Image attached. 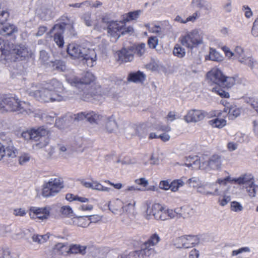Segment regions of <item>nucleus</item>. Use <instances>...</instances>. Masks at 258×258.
Returning a JSON list of instances; mask_svg holds the SVG:
<instances>
[{"mask_svg": "<svg viewBox=\"0 0 258 258\" xmlns=\"http://www.w3.org/2000/svg\"><path fill=\"white\" fill-rule=\"evenodd\" d=\"M225 173L227 174L225 176V179H228V180H226L227 184L228 182H233L239 185H242L243 187H244L254 180L253 175L250 173L242 174L236 178L231 177L229 173L227 172H225Z\"/></svg>", "mask_w": 258, "mask_h": 258, "instance_id": "ddd939ff", "label": "nucleus"}, {"mask_svg": "<svg viewBox=\"0 0 258 258\" xmlns=\"http://www.w3.org/2000/svg\"><path fill=\"white\" fill-rule=\"evenodd\" d=\"M163 209V206L159 204H154L148 206L146 210L145 217L148 220H159L161 210Z\"/></svg>", "mask_w": 258, "mask_h": 258, "instance_id": "6ab92c4d", "label": "nucleus"}, {"mask_svg": "<svg viewBox=\"0 0 258 258\" xmlns=\"http://www.w3.org/2000/svg\"><path fill=\"white\" fill-rule=\"evenodd\" d=\"M19 99L16 96L3 95L0 97V108L2 111H17Z\"/></svg>", "mask_w": 258, "mask_h": 258, "instance_id": "9d476101", "label": "nucleus"}, {"mask_svg": "<svg viewBox=\"0 0 258 258\" xmlns=\"http://www.w3.org/2000/svg\"><path fill=\"white\" fill-rule=\"evenodd\" d=\"M63 187V182L60 178H51L44 184L42 195L44 197L55 196Z\"/></svg>", "mask_w": 258, "mask_h": 258, "instance_id": "39448f33", "label": "nucleus"}, {"mask_svg": "<svg viewBox=\"0 0 258 258\" xmlns=\"http://www.w3.org/2000/svg\"><path fill=\"white\" fill-rule=\"evenodd\" d=\"M4 152V156H7L12 158L16 157L18 153L17 150L11 145H9L7 147L5 146Z\"/></svg>", "mask_w": 258, "mask_h": 258, "instance_id": "c03bdc74", "label": "nucleus"}, {"mask_svg": "<svg viewBox=\"0 0 258 258\" xmlns=\"http://www.w3.org/2000/svg\"><path fill=\"white\" fill-rule=\"evenodd\" d=\"M103 121L102 130L108 134L115 133L118 129V125L114 115L105 116Z\"/></svg>", "mask_w": 258, "mask_h": 258, "instance_id": "f3484780", "label": "nucleus"}, {"mask_svg": "<svg viewBox=\"0 0 258 258\" xmlns=\"http://www.w3.org/2000/svg\"><path fill=\"white\" fill-rule=\"evenodd\" d=\"M161 238L157 233L152 234L148 240L144 242L141 246V249L138 250L141 252L142 256L143 255L150 256L155 253L154 247L156 246L160 241Z\"/></svg>", "mask_w": 258, "mask_h": 258, "instance_id": "0eeeda50", "label": "nucleus"}, {"mask_svg": "<svg viewBox=\"0 0 258 258\" xmlns=\"http://www.w3.org/2000/svg\"><path fill=\"white\" fill-rule=\"evenodd\" d=\"M32 141L37 143L34 145L36 149H41L45 147L48 144L47 135L48 131L43 127L37 128H32Z\"/></svg>", "mask_w": 258, "mask_h": 258, "instance_id": "6e6552de", "label": "nucleus"}, {"mask_svg": "<svg viewBox=\"0 0 258 258\" xmlns=\"http://www.w3.org/2000/svg\"><path fill=\"white\" fill-rule=\"evenodd\" d=\"M95 79L94 75L90 72L86 73L80 80H78L74 74L67 75L66 80L72 86L81 88L83 86L87 85L92 83Z\"/></svg>", "mask_w": 258, "mask_h": 258, "instance_id": "1a4fd4ad", "label": "nucleus"}, {"mask_svg": "<svg viewBox=\"0 0 258 258\" xmlns=\"http://www.w3.org/2000/svg\"><path fill=\"white\" fill-rule=\"evenodd\" d=\"M18 112L20 113L26 112V113H30L32 111V108L30 104L26 102L20 101L19 102Z\"/></svg>", "mask_w": 258, "mask_h": 258, "instance_id": "a19ab883", "label": "nucleus"}, {"mask_svg": "<svg viewBox=\"0 0 258 258\" xmlns=\"http://www.w3.org/2000/svg\"><path fill=\"white\" fill-rule=\"evenodd\" d=\"M58 149L60 156L64 158L69 157L71 153V149L70 147L63 144H59L58 145Z\"/></svg>", "mask_w": 258, "mask_h": 258, "instance_id": "79ce46f5", "label": "nucleus"}, {"mask_svg": "<svg viewBox=\"0 0 258 258\" xmlns=\"http://www.w3.org/2000/svg\"><path fill=\"white\" fill-rule=\"evenodd\" d=\"M209 58L211 60L217 62L222 61L224 59L223 55L219 52L213 48H210Z\"/></svg>", "mask_w": 258, "mask_h": 258, "instance_id": "72a5a7b5", "label": "nucleus"}, {"mask_svg": "<svg viewBox=\"0 0 258 258\" xmlns=\"http://www.w3.org/2000/svg\"><path fill=\"white\" fill-rule=\"evenodd\" d=\"M14 53L18 55V58L20 59L28 58L32 55V52L24 45L17 46L14 49Z\"/></svg>", "mask_w": 258, "mask_h": 258, "instance_id": "bb28decb", "label": "nucleus"}, {"mask_svg": "<svg viewBox=\"0 0 258 258\" xmlns=\"http://www.w3.org/2000/svg\"><path fill=\"white\" fill-rule=\"evenodd\" d=\"M235 83V80L233 77H227L224 75L220 84L223 85L227 88H231Z\"/></svg>", "mask_w": 258, "mask_h": 258, "instance_id": "09e8293b", "label": "nucleus"}, {"mask_svg": "<svg viewBox=\"0 0 258 258\" xmlns=\"http://www.w3.org/2000/svg\"><path fill=\"white\" fill-rule=\"evenodd\" d=\"M145 27L150 32L156 33L159 36H162L164 33L163 25L161 23L154 22L148 23L145 25Z\"/></svg>", "mask_w": 258, "mask_h": 258, "instance_id": "b1692460", "label": "nucleus"}, {"mask_svg": "<svg viewBox=\"0 0 258 258\" xmlns=\"http://www.w3.org/2000/svg\"><path fill=\"white\" fill-rule=\"evenodd\" d=\"M141 252L139 251H135L130 252L128 254H122L118 256L117 258H141Z\"/></svg>", "mask_w": 258, "mask_h": 258, "instance_id": "0e129e2a", "label": "nucleus"}, {"mask_svg": "<svg viewBox=\"0 0 258 258\" xmlns=\"http://www.w3.org/2000/svg\"><path fill=\"white\" fill-rule=\"evenodd\" d=\"M238 61L242 64L249 67L251 69H253L258 67V63L250 56L245 55Z\"/></svg>", "mask_w": 258, "mask_h": 258, "instance_id": "7c9ffc66", "label": "nucleus"}, {"mask_svg": "<svg viewBox=\"0 0 258 258\" xmlns=\"http://www.w3.org/2000/svg\"><path fill=\"white\" fill-rule=\"evenodd\" d=\"M228 179L224 177H218L215 182L203 183L201 186L199 187L198 193L207 197L219 196L222 194V186L227 185Z\"/></svg>", "mask_w": 258, "mask_h": 258, "instance_id": "7ed1b4c3", "label": "nucleus"}, {"mask_svg": "<svg viewBox=\"0 0 258 258\" xmlns=\"http://www.w3.org/2000/svg\"><path fill=\"white\" fill-rule=\"evenodd\" d=\"M135 182L141 187L139 188L142 189V190H138L139 191H145L146 190V187L148 185V181L145 178H140L137 179L135 180Z\"/></svg>", "mask_w": 258, "mask_h": 258, "instance_id": "6e6d98bb", "label": "nucleus"}, {"mask_svg": "<svg viewBox=\"0 0 258 258\" xmlns=\"http://www.w3.org/2000/svg\"><path fill=\"white\" fill-rule=\"evenodd\" d=\"M60 212L67 217H71L73 215V211L69 206H63L60 209Z\"/></svg>", "mask_w": 258, "mask_h": 258, "instance_id": "69168bd1", "label": "nucleus"}, {"mask_svg": "<svg viewBox=\"0 0 258 258\" xmlns=\"http://www.w3.org/2000/svg\"><path fill=\"white\" fill-rule=\"evenodd\" d=\"M145 46H146L144 43H141L137 45L135 47H134L135 52H136L139 56H142L146 51Z\"/></svg>", "mask_w": 258, "mask_h": 258, "instance_id": "774afa93", "label": "nucleus"}, {"mask_svg": "<svg viewBox=\"0 0 258 258\" xmlns=\"http://www.w3.org/2000/svg\"><path fill=\"white\" fill-rule=\"evenodd\" d=\"M86 246L79 244L70 245V253H81L84 254L85 253Z\"/></svg>", "mask_w": 258, "mask_h": 258, "instance_id": "49530a36", "label": "nucleus"}, {"mask_svg": "<svg viewBox=\"0 0 258 258\" xmlns=\"http://www.w3.org/2000/svg\"><path fill=\"white\" fill-rule=\"evenodd\" d=\"M244 100L254 109L258 115V99L254 97H245Z\"/></svg>", "mask_w": 258, "mask_h": 258, "instance_id": "a18cd8bd", "label": "nucleus"}, {"mask_svg": "<svg viewBox=\"0 0 258 258\" xmlns=\"http://www.w3.org/2000/svg\"><path fill=\"white\" fill-rule=\"evenodd\" d=\"M142 11L140 10L136 11L127 13L125 18V20L129 21L131 20H136L140 16Z\"/></svg>", "mask_w": 258, "mask_h": 258, "instance_id": "052dcab7", "label": "nucleus"}, {"mask_svg": "<svg viewBox=\"0 0 258 258\" xmlns=\"http://www.w3.org/2000/svg\"><path fill=\"white\" fill-rule=\"evenodd\" d=\"M227 190L223 191L222 190V194L220 195L222 196V197H220L218 200L219 205L223 207L226 205L231 200L230 196L227 194Z\"/></svg>", "mask_w": 258, "mask_h": 258, "instance_id": "de8ad7c7", "label": "nucleus"}, {"mask_svg": "<svg viewBox=\"0 0 258 258\" xmlns=\"http://www.w3.org/2000/svg\"><path fill=\"white\" fill-rule=\"evenodd\" d=\"M63 90L61 83L55 79L44 84L32 83L27 88V92L30 96L45 102L62 101Z\"/></svg>", "mask_w": 258, "mask_h": 258, "instance_id": "f257e3e1", "label": "nucleus"}, {"mask_svg": "<svg viewBox=\"0 0 258 258\" xmlns=\"http://www.w3.org/2000/svg\"><path fill=\"white\" fill-rule=\"evenodd\" d=\"M108 36L112 42H115L120 36L121 31L124 27L123 21H110L107 23Z\"/></svg>", "mask_w": 258, "mask_h": 258, "instance_id": "9b49d317", "label": "nucleus"}, {"mask_svg": "<svg viewBox=\"0 0 258 258\" xmlns=\"http://www.w3.org/2000/svg\"><path fill=\"white\" fill-rule=\"evenodd\" d=\"M51 209L49 206H31L29 208V215L32 220L39 222L44 221L49 217Z\"/></svg>", "mask_w": 258, "mask_h": 258, "instance_id": "423d86ee", "label": "nucleus"}, {"mask_svg": "<svg viewBox=\"0 0 258 258\" xmlns=\"http://www.w3.org/2000/svg\"><path fill=\"white\" fill-rule=\"evenodd\" d=\"M66 199L69 202L79 201L82 203H86L89 202L88 198L72 194H67L66 196Z\"/></svg>", "mask_w": 258, "mask_h": 258, "instance_id": "c9c22d12", "label": "nucleus"}, {"mask_svg": "<svg viewBox=\"0 0 258 258\" xmlns=\"http://www.w3.org/2000/svg\"><path fill=\"white\" fill-rule=\"evenodd\" d=\"M135 205L136 202L134 201L123 203V206L122 207V212H130L134 209Z\"/></svg>", "mask_w": 258, "mask_h": 258, "instance_id": "13d9d810", "label": "nucleus"}, {"mask_svg": "<svg viewBox=\"0 0 258 258\" xmlns=\"http://www.w3.org/2000/svg\"><path fill=\"white\" fill-rule=\"evenodd\" d=\"M17 31L15 26L9 23H0V34L6 36L10 35Z\"/></svg>", "mask_w": 258, "mask_h": 258, "instance_id": "cd10ccee", "label": "nucleus"}, {"mask_svg": "<svg viewBox=\"0 0 258 258\" xmlns=\"http://www.w3.org/2000/svg\"><path fill=\"white\" fill-rule=\"evenodd\" d=\"M81 183L86 188L99 191L110 192L112 190L110 187L104 186L98 181L95 180H92L91 181L83 180Z\"/></svg>", "mask_w": 258, "mask_h": 258, "instance_id": "aec40b11", "label": "nucleus"}, {"mask_svg": "<svg viewBox=\"0 0 258 258\" xmlns=\"http://www.w3.org/2000/svg\"><path fill=\"white\" fill-rule=\"evenodd\" d=\"M224 76V73L219 68L214 67L207 72L206 78L208 83L211 85H220Z\"/></svg>", "mask_w": 258, "mask_h": 258, "instance_id": "4468645a", "label": "nucleus"}, {"mask_svg": "<svg viewBox=\"0 0 258 258\" xmlns=\"http://www.w3.org/2000/svg\"><path fill=\"white\" fill-rule=\"evenodd\" d=\"M37 14L43 20H47L51 18V11L45 8H42L38 10Z\"/></svg>", "mask_w": 258, "mask_h": 258, "instance_id": "37998d69", "label": "nucleus"}, {"mask_svg": "<svg viewBox=\"0 0 258 258\" xmlns=\"http://www.w3.org/2000/svg\"><path fill=\"white\" fill-rule=\"evenodd\" d=\"M234 57H236L237 60L245 55L244 53V49L240 46H236L234 49Z\"/></svg>", "mask_w": 258, "mask_h": 258, "instance_id": "5fc2aeb1", "label": "nucleus"}, {"mask_svg": "<svg viewBox=\"0 0 258 258\" xmlns=\"http://www.w3.org/2000/svg\"><path fill=\"white\" fill-rule=\"evenodd\" d=\"M70 245L64 243H58L55 245V250L59 254L66 255L70 253Z\"/></svg>", "mask_w": 258, "mask_h": 258, "instance_id": "f704fd0d", "label": "nucleus"}, {"mask_svg": "<svg viewBox=\"0 0 258 258\" xmlns=\"http://www.w3.org/2000/svg\"><path fill=\"white\" fill-rule=\"evenodd\" d=\"M49 66L52 71L63 72L66 69L64 62L60 60H56L54 61H50Z\"/></svg>", "mask_w": 258, "mask_h": 258, "instance_id": "473e14b6", "label": "nucleus"}, {"mask_svg": "<svg viewBox=\"0 0 258 258\" xmlns=\"http://www.w3.org/2000/svg\"><path fill=\"white\" fill-rule=\"evenodd\" d=\"M222 159L221 156L218 154H214L208 159L206 156L204 159V170H220L222 168Z\"/></svg>", "mask_w": 258, "mask_h": 258, "instance_id": "f8f14e48", "label": "nucleus"}, {"mask_svg": "<svg viewBox=\"0 0 258 258\" xmlns=\"http://www.w3.org/2000/svg\"><path fill=\"white\" fill-rule=\"evenodd\" d=\"M221 49L224 52L225 56L228 59H231L234 57V52H233L229 47L223 45L221 47Z\"/></svg>", "mask_w": 258, "mask_h": 258, "instance_id": "e2e57ef3", "label": "nucleus"}, {"mask_svg": "<svg viewBox=\"0 0 258 258\" xmlns=\"http://www.w3.org/2000/svg\"><path fill=\"white\" fill-rule=\"evenodd\" d=\"M67 52L73 59H80L90 67L95 65L97 54L94 48H88L75 44H70L67 48Z\"/></svg>", "mask_w": 258, "mask_h": 258, "instance_id": "f03ea898", "label": "nucleus"}, {"mask_svg": "<svg viewBox=\"0 0 258 258\" xmlns=\"http://www.w3.org/2000/svg\"><path fill=\"white\" fill-rule=\"evenodd\" d=\"M123 202L119 199H116L112 203L108 204L109 210L114 214H121L122 212Z\"/></svg>", "mask_w": 258, "mask_h": 258, "instance_id": "c85d7f7f", "label": "nucleus"}, {"mask_svg": "<svg viewBox=\"0 0 258 258\" xmlns=\"http://www.w3.org/2000/svg\"><path fill=\"white\" fill-rule=\"evenodd\" d=\"M230 210L234 212H240L243 211L242 205L237 201H233L230 203Z\"/></svg>", "mask_w": 258, "mask_h": 258, "instance_id": "4d7b16f0", "label": "nucleus"}, {"mask_svg": "<svg viewBox=\"0 0 258 258\" xmlns=\"http://www.w3.org/2000/svg\"><path fill=\"white\" fill-rule=\"evenodd\" d=\"M206 156H188L186 158L185 166L193 169H200L204 170V159Z\"/></svg>", "mask_w": 258, "mask_h": 258, "instance_id": "2eb2a0df", "label": "nucleus"}, {"mask_svg": "<svg viewBox=\"0 0 258 258\" xmlns=\"http://www.w3.org/2000/svg\"><path fill=\"white\" fill-rule=\"evenodd\" d=\"M216 86L212 87L210 90L211 91L219 95L222 98H228L230 96L228 92H226L223 89H222L219 85H215Z\"/></svg>", "mask_w": 258, "mask_h": 258, "instance_id": "e433bc0d", "label": "nucleus"}, {"mask_svg": "<svg viewBox=\"0 0 258 258\" xmlns=\"http://www.w3.org/2000/svg\"><path fill=\"white\" fill-rule=\"evenodd\" d=\"M179 41L184 47L192 49L203 43V34L197 29L187 32L179 38Z\"/></svg>", "mask_w": 258, "mask_h": 258, "instance_id": "20e7f679", "label": "nucleus"}, {"mask_svg": "<svg viewBox=\"0 0 258 258\" xmlns=\"http://www.w3.org/2000/svg\"><path fill=\"white\" fill-rule=\"evenodd\" d=\"M161 64L158 61L152 60L148 65L147 68L153 71L159 70L162 68Z\"/></svg>", "mask_w": 258, "mask_h": 258, "instance_id": "680f3d73", "label": "nucleus"}, {"mask_svg": "<svg viewBox=\"0 0 258 258\" xmlns=\"http://www.w3.org/2000/svg\"><path fill=\"white\" fill-rule=\"evenodd\" d=\"M181 209L179 208H176L174 210L172 209H167V214L169 219H172L176 217H179Z\"/></svg>", "mask_w": 258, "mask_h": 258, "instance_id": "338daca9", "label": "nucleus"}, {"mask_svg": "<svg viewBox=\"0 0 258 258\" xmlns=\"http://www.w3.org/2000/svg\"><path fill=\"white\" fill-rule=\"evenodd\" d=\"M244 188L250 197L253 198L255 197L258 189V185L255 183L254 180Z\"/></svg>", "mask_w": 258, "mask_h": 258, "instance_id": "ea45409f", "label": "nucleus"}, {"mask_svg": "<svg viewBox=\"0 0 258 258\" xmlns=\"http://www.w3.org/2000/svg\"><path fill=\"white\" fill-rule=\"evenodd\" d=\"M179 208L181 209L179 217L185 218L189 217L192 214V209L188 206H185Z\"/></svg>", "mask_w": 258, "mask_h": 258, "instance_id": "864d4df0", "label": "nucleus"}, {"mask_svg": "<svg viewBox=\"0 0 258 258\" xmlns=\"http://www.w3.org/2000/svg\"><path fill=\"white\" fill-rule=\"evenodd\" d=\"M173 54L179 57L182 58L185 55V50L180 45L176 44L173 51Z\"/></svg>", "mask_w": 258, "mask_h": 258, "instance_id": "603ef678", "label": "nucleus"}, {"mask_svg": "<svg viewBox=\"0 0 258 258\" xmlns=\"http://www.w3.org/2000/svg\"><path fill=\"white\" fill-rule=\"evenodd\" d=\"M171 186L170 190L172 192H177L178 191L179 188L183 186L184 182L182 178L174 179L170 182Z\"/></svg>", "mask_w": 258, "mask_h": 258, "instance_id": "4c0bfd02", "label": "nucleus"}, {"mask_svg": "<svg viewBox=\"0 0 258 258\" xmlns=\"http://www.w3.org/2000/svg\"><path fill=\"white\" fill-rule=\"evenodd\" d=\"M227 110H224L223 112H217L216 117L214 118L209 121V124L214 128H221L225 126L226 124V120H225V116L222 115L223 113L227 114Z\"/></svg>", "mask_w": 258, "mask_h": 258, "instance_id": "412c9836", "label": "nucleus"}, {"mask_svg": "<svg viewBox=\"0 0 258 258\" xmlns=\"http://www.w3.org/2000/svg\"><path fill=\"white\" fill-rule=\"evenodd\" d=\"M179 240L182 243L183 248H185L194 246L199 242L198 237L195 235L182 236V238Z\"/></svg>", "mask_w": 258, "mask_h": 258, "instance_id": "5701e85b", "label": "nucleus"}, {"mask_svg": "<svg viewBox=\"0 0 258 258\" xmlns=\"http://www.w3.org/2000/svg\"><path fill=\"white\" fill-rule=\"evenodd\" d=\"M49 234H46L43 235L34 234L32 237L33 241L39 244H42L45 242L49 239Z\"/></svg>", "mask_w": 258, "mask_h": 258, "instance_id": "3c124183", "label": "nucleus"}, {"mask_svg": "<svg viewBox=\"0 0 258 258\" xmlns=\"http://www.w3.org/2000/svg\"><path fill=\"white\" fill-rule=\"evenodd\" d=\"M67 223L70 225L78 227L86 228L89 225V222L87 216L75 217L69 220Z\"/></svg>", "mask_w": 258, "mask_h": 258, "instance_id": "393cba45", "label": "nucleus"}, {"mask_svg": "<svg viewBox=\"0 0 258 258\" xmlns=\"http://www.w3.org/2000/svg\"><path fill=\"white\" fill-rule=\"evenodd\" d=\"M241 112V109L236 105H232L230 106L228 110V117L231 119H233L238 116Z\"/></svg>", "mask_w": 258, "mask_h": 258, "instance_id": "58836bf2", "label": "nucleus"}, {"mask_svg": "<svg viewBox=\"0 0 258 258\" xmlns=\"http://www.w3.org/2000/svg\"><path fill=\"white\" fill-rule=\"evenodd\" d=\"M134 46L128 48H122L118 53V57L120 60L124 62L132 61L134 58Z\"/></svg>", "mask_w": 258, "mask_h": 258, "instance_id": "4be33fe9", "label": "nucleus"}, {"mask_svg": "<svg viewBox=\"0 0 258 258\" xmlns=\"http://www.w3.org/2000/svg\"><path fill=\"white\" fill-rule=\"evenodd\" d=\"M145 74L140 71L130 73L128 77L129 81L135 83H142L145 81Z\"/></svg>", "mask_w": 258, "mask_h": 258, "instance_id": "2f4dec72", "label": "nucleus"}, {"mask_svg": "<svg viewBox=\"0 0 258 258\" xmlns=\"http://www.w3.org/2000/svg\"><path fill=\"white\" fill-rule=\"evenodd\" d=\"M187 183L190 187L196 188L197 192L199 187L201 186L203 184L201 180L197 177H193L189 178L187 180Z\"/></svg>", "mask_w": 258, "mask_h": 258, "instance_id": "8fccbe9b", "label": "nucleus"}, {"mask_svg": "<svg viewBox=\"0 0 258 258\" xmlns=\"http://www.w3.org/2000/svg\"><path fill=\"white\" fill-rule=\"evenodd\" d=\"M64 31L63 24L55 25L47 35L53 34V40L59 47H62L64 44L63 36L62 35Z\"/></svg>", "mask_w": 258, "mask_h": 258, "instance_id": "dca6fc26", "label": "nucleus"}, {"mask_svg": "<svg viewBox=\"0 0 258 258\" xmlns=\"http://www.w3.org/2000/svg\"><path fill=\"white\" fill-rule=\"evenodd\" d=\"M9 49L6 47L4 41L0 42V59H5L9 54Z\"/></svg>", "mask_w": 258, "mask_h": 258, "instance_id": "bf43d9fd", "label": "nucleus"}, {"mask_svg": "<svg viewBox=\"0 0 258 258\" xmlns=\"http://www.w3.org/2000/svg\"><path fill=\"white\" fill-rule=\"evenodd\" d=\"M190 6L194 9H199L205 12L209 11L211 9L210 3L205 0H191Z\"/></svg>", "mask_w": 258, "mask_h": 258, "instance_id": "a878e982", "label": "nucleus"}, {"mask_svg": "<svg viewBox=\"0 0 258 258\" xmlns=\"http://www.w3.org/2000/svg\"><path fill=\"white\" fill-rule=\"evenodd\" d=\"M105 116L92 111L87 113V120L91 123L99 124L103 121Z\"/></svg>", "mask_w": 258, "mask_h": 258, "instance_id": "c756f323", "label": "nucleus"}, {"mask_svg": "<svg viewBox=\"0 0 258 258\" xmlns=\"http://www.w3.org/2000/svg\"><path fill=\"white\" fill-rule=\"evenodd\" d=\"M207 115V113L199 109H191L184 116V119L187 122H197L203 120Z\"/></svg>", "mask_w": 258, "mask_h": 258, "instance_id": "a211bd4d", "label": "nucleus"}]
</instances>
